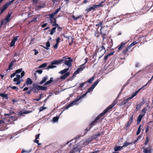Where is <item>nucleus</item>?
Here are the masks:
<instances>
[{"label":"nucleus","instance_id":"1","mask_svg":"<svg viewBox=\"0 0 153 153\" xmlns=\"http://www.w3.org/2000/svg\"><path fill=\"white\" fill-rule=\"evenodd\" d=\"M94 88V87L92 86H91L88 89V90L85 93L81 96L77 97L76 98V99L73 100L71 103L68 105H65V106H64L62 108L64 110H65V109H68L69 108L75 104L80 99L83 98L86 95L87 93L90 92L91 91H92Z\"/></svg>","mask_w":153,"mask_h":153},{"label":"nucleus","instance_id":"2","mask_svg":"<svg viewBox=\"0 0 153 153\" xmlns=\"http://www.w3.org/2000/svg\"><path fill=\"white\" fill-rule=\"evenodd\" d=\"M65 59H67V56H64L61 59H56L52 61L51 62V65L48 66L47 69L56 68V66L54 65H59L62 64Z\"/></svg>","mask_w":153,"mask_h":153},{"label":"nucleus","instance_id":"3","mask_svg":"<svg viewBox=\"0 0 153 153\" xmlns=\"http://www.w3.org/2000/svg\"><path fill=\"white\" fill-rule=\"evenodd\" d=\"M47 89V87L42 86L38 85H33L31 88V91L34 93L38 92L39 90L46 91Z\"/></svg>","mask_w":153,"mask_h":153},{"label":"nucleus","instance_id":"4","mask_svg":"<svg viewBox=\"0 0 153 153\" xmlns=\"http://www.w3.org/2000/svg\"><path fill=\"white\" fill-rule=\"evenodd\" d=\"M80 136H76L74 139H72L69 141H68L66 143V144H68L74 140V142H72L71 143H70L69 145V147L70 148V149H72L73 148V149L70 152L71 153H73L74 152V150H75V149H76L75 147V145H76V140L78 139Z\"/></svg>","mask_w":153,"mask_h":153},{"label":"nucleus","instance_id":"5","mask_svg":"<svg viewBox=\"0 0 153 153\" xmlns=\"http://www.w3.org/2000/svg\"><path fill=\"white\" fill-rule=\"evenodd\" d=\"M14 1V0H12L10 2H6L2 7L0 8V15H1L9 7V5H11L13 3Z\"/></svg>","mask_w":153,"mask_h":153},{"label":"nucleus","instance_id":"6","mask_svg":"<svg viewBox=\"0 0 153 153\" xmlns=\"http://www.w3.org/2000/svg\"><path fill=\"white\" fill-rule=\"evenodd\" d=\"M69 68H65L63 70L59 72V73L63 74H65L61 76L60 78L62 79H66L70 74V73L69 72H66L68 70Z\"/></svg>","mask_w":153,"mask_h":153},{"label":"nucleus","instance_id":"7","mask_svg":"<svg viewBox=\"0 0 153 153\" xmlns=\"http://www.w3.org/2000/svg\"><path fill=\"white\" fill-rule=\"evenodd\" d=\"M107 32V27L105 26H102L101 27L100 30V33L101 35V36L103 40H104L105 38V36L106 35V33Z\"/></svg>","mask_w":153,"mask_h":153},{"label":"nucleus","instance_id":"8","mask_svg":"<svg viewBox=\"0 0 153 153\" xmlns=\"http://www.w3.org/2000/svg\"><path fill=\"white\" fill-rule=\"evenodd\" d=\"M130 100V99L128 97L122 101L120 104V106H122L125 105L127 106L128 108V106L130 105L131 103V102H128Z\"/></svg>","mask_w":153,"mask_h":153},{"label":"nucleus","instance_id":"9","mask_svg":"<svg viewBox=\"0 0 153 153\" xmlns=\"http://www.w3.org/2000/svg\"><path fill=\"white\" fill-rule=\"evenodd\" d=\"M97 51L98 53H100V55L103 56L106 52L105 48L103 45H102L99 48L98 50L97 49L96 51Z\"/></svg>","mask_w":153,"mask_h":153},{"label":"nucleus","instance_id":"10","mask_svg":"<svg viewBox=\"0 0 153 153\" xmlns=\"http://www.w3.org/2000/svg\"><path fill=\"white\" fill-rule=\"evenodd\" d=\"M128 42H122L120 45H119L117 47V48L118 50L119 51H122L123 48L125 47H126V45L128 43Z\"/></svg>","mask_w":153,"mask_h":153},{"label":"nucleus","instance_id":"11","mask_svg":"<svg viewBox=\"0 0 153 153\" xmlns=\"http://www.w3.org/2000/svg\"><path fill=\"white\" fill-rule=\"evenodd\" d=\"M67 59H68L69 60H66V59H64L63 61L65 62V64L68 66L69 67H71L72 66L71 62H73V60L71 59V57H68L67 56Z\"/></svg>","mask_w":153,"mask_h":153},{"label":"nucleus","instance_id":"12","mask_svg":"<svg viewBox=\"0 0 153 153\" xmlns=\"http://www.w3.org/2000/svg\"><path fill=\"white\" fill-rule=\"evenodd\" d=\"M96 6L95 5H94L90 7H89L87 8L85 10V11L86 12V13L92 11L94 12L96 10L97 8Z\"/></svg>","mask_w":153,"mask_h":153},{"label":"nucleus","instance_id":"13","mask_svg":"<svg viewBox=\"0 0 153 153\" xmlns=\"http://www.w3.org/2000/svg\"><path fill=\"white\" fill-rule=\"evenodd\" d=\"M85 68V66H81V65L80 66V67L79 68L74 72V74L76 75L78 74L79 72L83 71V69Z\"/></svg>","mask_w":153,"mask_h":153},{"label":"nucleus","instance_id":"14","mask_svg":"<svg viewBox=\"0 0 153 153\" xmlns=\"http://www.w3.org/2000/svg\"><path fill=\"white\" fill-rule=\"evenodd\" d=\"M133 114L129 118V119L127 122V123L126 124V128H127L128 127L130 126L131 124L133 122Z\"/></svg>","mask_w":153,"mask_h":153},{"label":"nucleus","instance_id":"15","mask_svg":"<svg viewBox=\"0 0 153 153\" xmlns=\"http://www.w3.org/2000/svg\"><path fill=\"white\" fill-rule=\"evenodd\" d=\"M98 120L96 118L94 120L92 121L91 123L89 124V128L88 130H90L91 128L93 126L95 125L97 123V121Z\"/></svg>","mask_w":153,"mask_h":153},{"label":"nucleus","instance_id":"16","mask_svg":"<svg viewBox=\"0 0 153 153\" xmlns=\"http://www.w3.org/2000/svg\"><path fill=\"white\" fill-rule=\"evenodd\" d=\"M131 48L127 45V47L126 46L124 49L122 51V53L125 55H126L128 51Z\"/></svg>","mask_w":153,"mask_h":153},{"label":"nucleus","instance_id":"17","mask_svg":"<svg viewBox=\"0 0 153 153\" xmlns=\"http://www.w3.org/2000/svg\"><path fill=\"white\" fill-rule=\"evenodd\" d=\"M141 89V88H140L138 90L136 91L135 92L133 93L131 97H129V99H130V100L132 99L134 97L136 96L138 93V92L140 91Z\"/></svg>","mask_w":153,"mask_h":153},{"label":"nucleus","instance_id":"18","mask_svg":"<svg viewBox=\"0 0 153 153\" xmlns=\"http://www.w3.org/2000/svg\"><path fill=\"white\" fill-rule=\"evenodd\" d=\"M103 22V21H101L100 19L97 20V22L98 23L95 25V26H98L99 27L100 26L101 27H102Z\"/></svg>","mask_w":153,"mask_h":153},{"label":"nucleus","instance_id":"19","mask_svg":"<svg viewBox=\"0 0 153 153\" xmlns=\"http://www.w3.org/2000/svg\"><path fill=\"white\" fill-rule=\"evenodd\" d=\"M123 148L122 146H115L114 148V150L115 152L120 151L122 150Z\"/></svg>","mask_w":153,"mask_h":153},{"label":"nucleus","instance_id":"20","mask_svg":"<svg viewBox=\"0 0 153 153\" xmlns=\"http://www.w3.org/2000/svg\"><path fill=\"white\" fill-rule=\"evenodd\" d=\"M46 45V46H45L42 45H41V46L46 50L49 49V48L50 46V44L49 42V41H48L47 42Z\"/></svg>","mask_w":153,"mask_h":153},{"label":"nucleus","instance_id":"21","mask_svg":"<svg viewBox=\"0 0 153 153\" xmlns=\"http://www.w3.org/2000/svg\"><path fill=\"white\" fill-rule=\"evenodd\" d=\"M106 1L105 0H104V1H102L98 5H95L96 6L97 8L99 7H102L104 6V5L103 4V3L105 1Z\"/></svg>","mask_w":153,"mask_h":153},{"label":"nucleus","instance_id":"22","mask_svg":"<svg viewBox=\"0 0 153 153\" xmlns=\"http://www.w3.org/2000/svg\"><path fill=\"white\" fill-rule=\"evenodd\" d=\"M16 77L13 80L14 82H17L21 78L19 74H16Z\"/></svg>","mask_w":153,"mask_h":153},{"label":"nucleus","instance_id":"23","mask_svg":"<svg viewBox=\"0 0 153 153\" xmlns=\"http://www.w3.org/2000/svg\"><path fill=\"white\" fill-rule=\"evenodd\" d=\"M48 78V77L47 76H45L43 78L42 80L39 82V84L40 85H42L45 82L46 80Z\"/></svg>","mask_w":153,"mask_h":153},{"label":"nucleus","instance_id":"24","mask_svg":"<svg viewBox=\"0 0 153 153\" xmlns=\"http://www.w3.org/2000/svg\"><path fill=\"white\" fill-rule=\"evenodd\" d=\"M0 96H1L3 98H5L7 100L8 97L7 96V94L3 93H0Z\"/></svg>","mask_w":153,"mask_h":153},{"label":"nucleus","instance_id":"25","mask_svg":"<svg viewBox=\"0 0 153 153\" xmlns=\"http://www.w3.org/2000/svg\"><path fill=\"white\" fill-rule=\"evenodd\" d=\"M56 27H55L52 28L50 31V34L51 35H53V33L56 32Z\"/></svg>","mask_w":153,"mask_h":153},{"label":"nucleus","instance_id":"26","mask_svg":"<svg viewBox=\"0 0 153 153\" xmlns=\"http://www.w3.org/2000/svg\"><path fill=\"white\" fill-rule=\"evenodd\" d=\"M53 77H51L49 80L47 81L44 84V85H47L50 84L51 82L53 81Z\"/></svg>","mask_w":153,"mask_h":153},{"label":"nucleus","instance_id":"27","mask_svg":"<svg viewBox=\"0 0 153 153\" xmlns=\"http://www.w3.org/2000/svg\"><path fill=\"white\" fill-rule=\"evenodd\" d=\"M143 116H144L141 114H140L139 115L137 120V123H139L140 122Z\"/></svg>","mask_w":153,"mask_h":153},{"label":"nucleus","instance_id":"28","mask_svg":"<svg viewBox=\"0 0 153 153\" xmlns=\"http://www.w3.org/2000/svg\"><path fill=\"white\" fill-rule=\"evenodd\" d=\"M115 103L114 104L113 103L111 105H109L105 109L106 110H107V111H108L109 110L111 109L115 105Z\"/></svg>","mask_w":153,"mask_h":153},{"label":"nucleus","instance_id":"29","mask_svg":"<svg viewBox=\"0 0 153 153\" xmlns=\"http://www.w3.org/2000/svg\"><path fill=\"white\" fill-rule=\"evenodd\" d=\"M32 82L30 79L28 78L26 81V84L27 85H31L32 84Z\"/></svg>","mask_w":153,"mask_h":153},{"label":"nucleus","instance_id":"30","mask_svg":"<svg viewBox=\"0 0 153 153\" xmlns=\"http://www.w3.org/2000/svg\"><path fill=\"white\" fill-rule=\"evenodd\" d=\"M82 16L81 15H79L78 17H75L74 15H73L72 17L74 20H76L79 19V18H81Z\"/></svg>","mask_w":153,"mask_h":153},{"label":"nucleus","instance_id":"31","mask_svg":"<svg viewBox=\"0 0 153 153\" xmlns=\"http://www.w3.org/2000/svg\"><path fill=\"white\" fill-rule=\"evenodd\" d=\"M138 42L137 41H135L131 43L129 45H128L130 48H131L137 44L138 43Z\"/></svg>","mask_w":153,"mask_h":153},{"label":"nucleus","instance_id":"32","mask_svg":"<svg viewBox=\"0 0 153 153\" xmlns=\"http://www.w3.org/2000/svg\"><path fill=\"white\" fill-rule=\"evenodd\" d=\"M132 144V143H128V142H127V141H126L125 142V143H124V144L123 146H123V147H126L127 146H128L129 145H131Z\"/></svg>","mask_w":153,"mask_h":153},{"label":"nucleus","instance_id":"33","mask_svg":"<svg viewBox=\"0 0 153 153\" xmlns=\"http://www.w3.org/2000/svg\"><path fill=\"white\" fill-rule=\"evenodd\" d=\"M47 63H43V64H42V65H40V66H39L38 67V68H45L47 66Z\"/></svg>","mask_w":153,"mask_h":153},{"label":"nucleus","instance_id":"34","mask_svg":"<svg viewBox=\"0 0 153 153\" xmlns=\"http://www.w3.org/2000/svg\"><path fill=\"white\" fill-rule=\"evenodd\" d=\"M62 113V112H61V113L60 114V115H59V116H56V117H53V122H57V121H58V119H59V115H60V114H61Z\"/></svg>","mask_w":153,"mask_h":153},{"label":"nucleus","instance_id":"35","mask_svg":"<svg viewBox=\"0 0 153 153\" xmlns=\"http://www.w3.org/2000/svg\"><path fill=\"white\" fill-rule=\"evenodd\" d=\"M147 110V109L146 108H144L141 111V113L142 114V115L144 116L145 113L146 112V111Z\"/></svg>","mask_w":153,"mask_h":153},{"label":"nucleus","instance_id":"36","mask_svg":"<svg viewBox=\"0 0 153 153\" xmlns=\"http://www.w3.org/2000/svg\"><path fill=\"white\" fill-rule=\"evenodd\" d=\"M98 29L99 27L97 29V30L95 31V36H96L97 38H98L100 36L99 31L98 30Z\"/></svg>","mask_w":153,"mask_h":153},{"label":"nucleus","instance_id":"37","mask_svg":"<svg viewBox=\"0 0 153 153\" xmlns=\"http://www.w3.org/2000/svg\"><path fill=\"white\" fill-rule=\"evenodd\" d=\"M55 15L53 13L52 14H49L48 15V16H49V18L50 19H54V16H55Z\"/></svg>","mask_w":153,"mask_h":153},{"label":"nucleus","instance_id":"38","mask_svg":"<svg viewBox=\"0 0 153 153\" xmlns=\"http://www.w3.org/2000/svg\"><path fill=\"white\" fill-rule=\"evenodd\" d=\"M136 110L137 111H139L141 108V105L140 104H136Z\"/></svg>","mask_w":153,"mask_h":153},{"label":"nucleus","instance_id":"39","mask_svg":"<svg viewBox=\"0 0 153 153\" xmlns=\"http://www.w3.org/2000/svg\"><path fill=\"white\" fill-rule=\"evenodd\" d=\"M12 114L11 113H8V114H4V116H8V117L9 118H11V119H13V118H14V117L13 116H10V117H9V116H10V115Z\"/></svg>","mask_w":153,"mask_h":153},{"label":"nucleus","instance_id":"40","mask_svg":"<svg viewBox=\"0 0 153 153\" xmlns=\"http://www.w3.org/2000/svg\"><path fill=\"white\" fill-rule=\"evenodd\" d=\"M22 69L21 68L17 70H16L15 72L16 73V74L22 72Z\"/></svg>","mask_w":153,"mask_h":153},{"label":"nucleus","instance_id":"41","mask_svg":"<svg viewBox=\"0 0 153 153\" xmlns=\"http://www.w3.org/2000/svg\"><path fill=\"white\" fill-rule=\"evenodd\" d=\"M94 76H93L92 77H91V78H90V79H89L88 80V82L90 83H91L94 80Z\"/></svg>","mask_w":153,"mask_h":153},{"label":"nucleus","instance_id":"42","mask_svg":"<svg viewBox=\"0 0 153 153\" xmlns=\"http://www.w3.org/2000/svg\"><path fill=\"white\" fill-rule=\"evenodd\" d=\"M103 116H104L101 113L96 118L98 120H99L101 117Z\"/></svg>","mask_w":153,"mask_h":153},{"label":"nucleus","instance_id":"43","mask_svg":"<svg viewBox=\"0 0 153 153\" xmlns=\"http://www.w3.org/2000/svg\"><path fill=\"white\" fill-rule=\"evenodd\" d=\"M99 82V80H97L92 85V86L94 87L95 88L96 85Z\"/></svg>","mask_w":153,"mask_h":153},{"label":"nucleus","instance_id":"44","mask_svg":"<svg viewBox=\"0 0 153 153\" xmlns=\"http://www.w3.org/2000/svg\"><path fill=\"white\" fill-rule=\"evenodd\" d=\"M60 9H61V8H60V7L59 8L57 9L55 11L53 12V13H54V14H55V15H56V14L58 13V12L60 11Z\"/></svg>","mask_w":153,"mask_h":153},{"label":"nucleus","instance_id":"45","mask_svg":"<svg viewBox=\"0 0 153 153\" xmlns=\"http://www.w3.org/2000/svg\"><path fill=\"white\" fill-rule=\"evenodd\" d=\"M149 138L147 136L146 138V140L145 142L144 143V144L145 145H147L148 143L149 142Z\"/></svg>","mask_w":153,"mask_h":153},{"label":"nucleus","instance_id":"46","mask_svg":"<svg viewBox=\"0 0 153 153\" xmlns=\"http://www.w3.org/2000/svg\"><path fill=\"white\" fill-rule=\"evenodd\" d=\"M9 87H11L13 89H15L16 91H18L19 90L18 88L15 86H13V87L9 86Z\"/></svg>","mask_w":153,"mask_h":153},{"label":"nucleus","instance_id":"47","mask_svg":"<svg viewBox=\"0 0 153 153\" xmlns=\"http://www.w3.org/2000/svg\"><path fill=\"white\" fill-rule=\"evenodd\" d=\"M15 42L12 40L10 44V46L11 47H13L15 45Z\"/></svg>","mask_w":153,"mask_h":153},{"label":"nucleus","instance_id":"48","mask_svg":"<svg viewBox=\"0 0 153 153\" xmlns=\"http://www.w3.org/2000/svg\"><path fill=\"white\" fill-rule=\"evenodd\" d=\"M42 70H38L35 71V72L41 74L42 73Z\"/></svg>","mask_w":153,"mask_h":153},{"label":"nucleus","instance_id":"49","mask_svg":"<svg viewBox=\"0 0 153 153\" xmlns=\"http://www.w3.org/2000/svg\"><path fill=\"white\" fill-rule=\"evenodd\" d=\"M143 152L145 153H151L150 150H148L146 149H144L143 150Z\"/></svg>","mask_w":153,"mask_h":153},{"label":"nucleus","instance_id":"50","mask_svg":"<svg viewBox=\"0 0 153 153\" xmlns=\"http://www.w3.org/2000/svg\"><path fill=\"white\" fill-rule=\"evenodd\" d=\"M13 65H12V64H11L10 63L9 65L8 69H7L6 71H7L8 70H10L11 69H12V68H11L12 67Z\"/></svg>","mask_w":153,"mask_h":153},{"label":"nucleus","instance_id":"51","mask_svg":"<svg viewBox=\"0 0 153 153\" xmlns=\"http://www.w3.org/2000/svg\"><path fill=\"white\" fill-rule=\"evenodd\" d=\"M71 42H70L69 43V45H72V44L74 42V39L72 37H71Z\"/></svg>","mask_w":153,"mask_h":153},{"label":"nucleus","instance_id":"52","mask_svg":"<svg viewBox=\"0 0 153 153\" xmlns=\"http://www.w3.org/2000/svg\"><path fill=\"white\" fill-rule=\"evenodd\" d=\"M34 143H37L38 145H40L41 144V143H39V140L37 139H35L34 140Z\"/></svg>","mask_w":153,"mask_h":153},{"label":"nucleus","instance_id":"53","mask_svg":"<svg viewBox=\"0 0 153 153\" xmlns=\"http://www.w3.org/2000/svg\"><path fill=\"white\" fill-rule=\"evenodd\" d=\"M1 22H3V24L4 25H5L8 22L7 21H5V19L1 21Z\"/></svg>","mask_w":153,"mask_h":153},{"label":"nucleus","instance_id":"54","mask_svg":"<svg viewBox=\"0 0 153 153\" xmlns=\"http://www.w3.org/2000/svg\"><path fill=\"white\" fill-rule=\"evenodd\" d=\"M107 110H106L105 109L102 113V114L104 116L105 114L107 112Z\"/></svg>","mask_w":153,"mask_h":153},{"label":"nucleus","instance_id":"55","mask_svg":"<svg viewBox=\"0 0 153 153\" xmlns=\"http://www.w3.org/2000/svg\"><path fill=\"white\" fill-rule=\"evenodd\" d=\"M46 108V107H44L43 106H41L40 107L39 111H41L44 110Z\"/></svg>","mask_w":153,"mask_h":153},{"label":"nucleus","instance_id":"56","mask_svg":"<svg viewBox=\"0 0 153 153\" xmlns=\"http://www.w3.org/2000/svg\"><path fill=\"white\" fill-rule=\"evenodd\" d=\"M88 58H85V62L83 64L81 65V66H84L85 64L88 61Z\"/></svg>","mask_w":153,"mask_h":153},{"label":"nucleus","instance_id":"57","mask_svg":"<svg viewBox=\"0 0 153 153\" xmlns=\"http://www.w3.org/2000/svg\"><path fill=\"white\" fill-rule=\"evenodd\" d=\"M52 24V25L53 26H58V24L56 23V22H54L53 21V22Z\"/></svg>","mask_w":153,"mask_h":153},{"label":"nucleus","instance_id":"58","mask_svg":"<svg viewBox=\"0 0 153 153\" xmlns=\"http://www.w3.org/2000/svg\"><path fill=\"white\" fill-rule=\"evenodd\" d=\"M86 82H83V83H81L79 85V87L80 88H82Z\"/></svg>","mask_w":153,"mask_h":153},{"label":"nucleus","instance_id":"59","mask_svg":"<svg viewBox=\"0 0 153 153\" xmlns=\"http://www.w3.org/2000/svg\"><path fill=\"white\" fill-rule=\"evenodd\" d=\"M18 36H16L12 40L14 42H15L18 39Z\"/></svg>","mask_w":153,"mask_h":153},{"label":"nucleus","instance_id":"60","mask_svg":"<svg viewBox=\"0 0 153 153\" xmlns=\"http://www.w3.org/2000/svg\"><path fill=\"white\" fill-rule=\"evenodd\" d=\"M47 25H48V23H46L44 24L43 25H41L42 28H44V27H45Z\"/></svg>","mask_w":153,"mask_h":153},{"label":"nucleus","instance_id":"61","mask_svg":"<svg viewBox=\"0 0 153 153\" xmlns=\"http://www.w3.org/2000/svg\"><path fill=\"white\" fill-rule=\"evenodd\" d=\"M25 72L24 71H23L22 72V73L21 74V76H20L21 78L22 77L25 75Z\"/></svg>","mask_w":153,"mask_h":153},{"label":"nucleus","instance_id":"62","mask_svg":"<svg viewBox=\"0 0 153 153\" xmlns=\"http://www.w3.org/2000/svg\"><path fill=\"white\" fill-rule=\"evenodd\" d=\"M149 128H151L149 126H147V127L146 128V133H147L148 132Z\"/></svg>","mask_w":153,"mask_h":153},{"label":"nucleus","instance_id":"63","mask_svg":"<svg viewBox=\"0 0 153 153\" xmlns=\"http://www.w3.org/2000/svg\"><path fill=\"white\" fill-rule=\"evenodd\" d=\"M58 47V44L56 43L55 45H53V47L55 49H57Z\"/></svg>","mask_w":153,"mask_h":153},{"label":"nucleus","instance_id":"64","mask_svg":"<svg viewBox=\"0 0 153 153\" xmlns=\"http://www.w3.org/2000/svg\"><path fill=\"white\" fill-rule=\"evenodd\" d=\"M60 38L58 37L56 39V43L58 44L60 42Z\"/></svg>","mask_w":153,"mask_h":153}]
</instances>
